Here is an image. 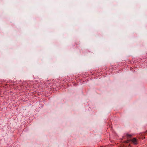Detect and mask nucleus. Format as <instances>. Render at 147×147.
Returning <instances> with one entry per match:
<instances>
[{"instance_id": "obj_1", "label": "nucleus", "mask_w": 147, "mask_h": 147, "mask_svg": "<svg viewBox=\"0 0 147 147\" xmlns=\"http://www.w3.org/2000/svg\"><path fill=\"white\" fill-rule=\"evenodd\" d=\"M132 142L135 144H137V140L135 138H133L131 140Z\"/></svg>"}, {"instance_id": "obj_2", "label": "nucleus", "mask_w": 147, "mask_h": 147, "mask_svg": "<svg viewBox=\"0 0 147 147\" xmlns=\"http://www.w3.org/2000/svg\"><path fill=\"white\" fill-rule=\"evenodd\" d=\"M126 136L127 138H130L131 136V135L129 134H126Z\"/></svg>"}]
</instances>
